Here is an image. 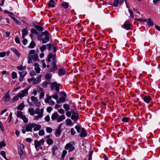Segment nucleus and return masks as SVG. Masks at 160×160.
I'll use <instances>...</instances> for the list:
<instances>
[{
    "label": "nucleus",
    "mask_w": 160,
    "mask_h": 160,
    "mask_svg": "<svg viewBox=\"0 0 160 160\" xmlns=\"http://www.w3.org/2000/svg\"><path fill=\"white\" fill-rule=\"evenodd\" d=\"M44 142V140L42 139L40 141L35 140L34 141V146L37 151H39V147H40L41 145H43Z\"/></svg>",
    "instance_id": "obj_1"
},
{
    "label": "nucleus",
    "mask_w": 160,
    "mask_h": 160,
    "mask_svg": "<svg viewBox=\"0 0 160 160\" xmlns=\"http://www.w3.org/2000/svg\"><path fill=\"white\" fill-rule=\"evenodd\" d=\"M56 55L55 54L53 55L51 53H50L48 55L47 58L46 59V61L48 62H51V58H52L53 60V61L52 62H57V60L56 59Z\"/></svg>",
    "instance_id": "obj_2"
},
{
    "label": "nucleus",
    "mask_w": 160,
    "mask_h": 160,
    "mask_svg": "<svg viewBox=\"0 0 160 160\" xmlns=\"http://www.w3.org/2000/svg\"><path fill=\"white\" fill-rule=\"evenodd\" d=\"M74 142H71L69 143H67L65 147V149L66 150H68L69 152H71L73 151L75 148L72 145L74 144Z\"/></svg>",
    "instance_id": "obj_3"
},
{
    "label": "nucleus",
    "mask_w": 160,
    "mask_h": 160,
    "mask_svg": "<svg viewBox=\"0 0 160 160\" xmlns=\"http://www.w3.org/2000/svg\"><path fill=\"white\" fill-rule=\"evenodd\" d=\"M51 84V88L52 90H53L55 89L56 91L58 92L59 91L60 89L59 87V84H58L55 82H52Z\"/></svg>",
    "instance_id": "obj_4"
},
{
    "label": "nucleus",
    "mask_w": 160,
    "mask_h": 160,
    "mask_svg": "<svg viewBox=\"0 0 160 160\" xmlns=\"http://www.w3.org/2000/svg\"><path fill=\"white\" fill-rule=\"evenodd\" d=\"M131 26V24L129 23L128 21H126L124 23L123 26H122V27L127 30H129L131 29L130 27Z\"/></svg>",
    "instance_id": "obj_5"
},
{
    "label": "nucleus",
    "mask_w": 160,
    "mask_h": 160,
    "mask_svg": "<svg viewBox=\"0 0 160 160\" xmlns=\"http://www.w3.org/2000/svg\"><path fill=\"white\" fill-rule=\"evenodd\" d=\"M19 73L20 76L19 81L20 82H22L24 77L26 75L27 72L26 71L19 72Z\"/></svg>",
    "instance_id": "obj_6"
},
{
    "label": "nucleus",
    "mask_w": 160,
    "mask_h": 160,
    "mask_svg": "<svg viewBox=\"0 0 160 160\" xmlns=\"http://www.w3.org/2000/svg\"><path fill=\"white\" fill-rule=\"evenodd\" d=\"M28 89H26L22 91V92L18 95L19 98H21L22 97H24V96H27L28 95Z\"/></svg>",
    "instance_id": "obj_7"
},
{
    "label": "nucleus",
    "mask_w": 160,
    "mask_h": 160,
    "mask_svg": "<svg viewBox=\"0 0 160 160\" xmlns=\"http://www.w3.org/2000/svg\"><path fill=\"white\" fill-rule=\"evenodd\" d=\"M18 152L20 156V158L22 159H23L25 158V155L23 154V152L21 148H19L18 149Z\"/></svg>",
    "instance_id": "obj_8"
},
{
    "label": "nucleus",
    "mask_w": 160,
    "mask_h": 160,
    "mask_svg": "<svg viewBox=\"0 0 160 160\" xmlns=\"http://www.w3.org/2000/svg\"><path fill=\"white\" fill-rule=\"evenodd\" d=\"M87 132L86 131L85 129L83 128H82L81 132L79 135L80 137H85L87 136Z\"/></svg>",
    "instance_id": "obj_9"
},
{
    "label": "nucleus",
    "mask_w": 160,
    "mask_h": 160,
    "mask_svg": "<svg viewBox=\"0 0 160 160\" xmlns=\"http://www.w3.org/2000/svg\"><path fill=\"white\" fill-rule=\"evenodd\" d=\"M32 127L33 128H34L33 129L34 131L39 130L41 128V125L34 123H33Z\"/></svg>",
    "instance_id": "obj_10"
},
{
    "label": "nucleus",
    "mask_w": 160,
    "mask_h": 160,
    "mask_svg": "<svg viewBox=\"0 0 160 160\" xmlns=\"http://www.w3.org/2000/svg\"><path fill=\"white\" fill-rule=\"evenodd\" d=\"M52 68L50 69V72H54L57 69L56 62H52Z\"/></svg>",
    "instance_id": "obj_11"
},
{
    "label": "nucleus",
    "mask_w": 160,
    "mask_h": 160,
    "mask_svg": "<svg viewBox=\"0 0 160 160\" xmlns=\"http://www.w3.org/2000/svg\"><path fill=\"white\" fill-rule=\"evenodd\" d=\"M58 75L59 76H62L65 74L66 71L64 68H61L58 70Z\"/></svg>",
    "instance_id": "obj_12"
},
{
    "label": "nucleus",
    "mask_w": 160,
    "mask_h": 160,
    "mask_svg": "<svg viewBox=\"0 0 160 160\" xmlns=\"http://www.w3.org/2000/svg\"><path fill=\"white\" fill-rule=\"evenodd\" d=\"M10 99V97L8 92L6 93L5 95L3 97V100L4 101L7 102Z\"/></svg>",
    "instance_id": "obj_13"
},
{
    "label": "nucleus",
    "mask_w": 160,
    "mask_h": 160,
    "mask_svg": "<svg viewBox=\"0 0 160 160\" xmlns=\"http://www.w3.org/2000/svg\"><path fill=\"white\" fill-rule=\"evenodd\" d=\"M33 123H31L29 124H28L27 125V126L25 128V130L27 132H32V128H33L32 127V124Z\"/></svg>",
    "instance_id": "obj_14"
},
{
    "label": "nucleus",
    "mask_w": 160,
    "mask_h": 160,
    "mask_svg": "<svg viewBox=\"0 0 160 160\" xmlns=\"http://www.w3.org/2000/svg\"><path fill=\"white\" fill-rule=\"evenodd\" d=\"M143 99L145 102L148 103L151 100V98L149 95H145L143 98Z\"/></svg>",
    "instance_id": "obj_15"
},
{
    "label": "nucleus",
    "mask_w": 160,
    "mask_h": 160,
    "mask_svg": "<svg viewBox=\"0 0 160 160\" xmlns=\"http://www.w3.org/2000/svg\"><path fill=\"white\" fill-rule=\"evenodd\" d=\"M42 76V75L41 74L39 76L35 78L33 81V84H38L39 82L41 81Z\"/></svg>",
    "instance_id": "obj_16"
},
{
    "label": "nucleus",
    "mask_w": 160,
    "mask_h": 160,
    "mask_svg": "<svg viewBox=\"0 0 160 160\" xmlns=\"http://www.w3.org/2000/svg\"><path fill=\"white\" fill-rule=\"evenodd\" d=\"M36 22H34L33 23V26L36 28V29L39 31H42L43 30V28L42 27L38 25H36L35 23Z\"/></svg>",
    "instance_id": "obj_17"
},
{
    "label": "nucleus",
    "mask_w": 160,
    "mask_h": 160,
    "mask_svg": "<svg viewBox=\"0 0 160 160\" xmlns=\"http://www.w3.org/2000/svg\"><path fill=\"white\" fill-rule=\"evenodd\" d=\"M11 50L18 56V58H19L20 57V54L17 49L14 48H11Z\"/></svg>",
    "instance_id": "obj_18"
},
{
    "label": "nucleus",
    "mask_w": 160,
    "mask_h": 160,
    "mask_svg": "<svg viewBox=\"0 0 160 160\" xmlns=\"http://www.w3.org/2000/svg\"><path fill=\"white\" fill-rule=\"evenodd\" d=\"M59 115L57 112H55L53 113L51 116L52 120H54L56 119H58Z\"/></svg>",
    "instance_id": "obj_19"
},
{
    "label": "nucleus",
    "mask_w": 160,
    "mask_h": 160,
    "mask_svg": "<svg viewBox=\"0 0 160 160\" xmlns=\"http://www.w3.org/2000/svg\"><path fill=\"white\" fill-rule=\"evenodd\" d=\"M49 40V36H45L42 40V43H45L48 42Z\"/></svg>",
    "instance_id": "obj_20"
},
{
    "label": "nucleus",
    "mask_w": 160,
    "mask_h": 160,
    "mask_svg": "<svg viewBox=\"0 0 160 160\" xmlns=\"http://www.w3.org/2000/svg\"><path fill=\"white\" fill-rule=\"evenodd\" d=\"M62 131L61 129H58L57 128L55 130V135L57 137H59L61 133H62Z\"/></svg>",
    "instance_id": "obj_21"
},
{
    "label": "nucleus",
    "mask_w": 160,
    "mask_h": 160,
    "mask_svg": "<svg viewBox=\"0 0 160 160\" xmlns=\"http://www.w3.org/2000/svg\"><path fill=\"white\" fill-rule=\"evenodd\" d=\"M66 98L65 97H60L59 100H57V102L58 104L60 103L61 102H64L65 101Z\"/></svg>",
    "instance_id": "obj_22"
},
{
    "label": "nucleus",
    "mask_w": 160,
    "mask_h": 160,
    "mask_svg": "<svg viewBox=\"0 0 160 160\" xmlns=\"http://www.w3.org/2000/svg\"><path fill=\"white\" fill-rule=\"evenodd\" d=\"M65 118V117L64 115H62L61 116H60L59 117H58V118L57 119V122H61L63 120H64Z\"/></svg>",
    "instance_id": "obj_23"
},
{
    "label": "nucleus",
    "mask_w": 160,
    "mask_h": 160,
    "mask_svg": "<svg viewBox=\"0 0 160 160\" xmlns=\"http://www.w3.org/2000/svg\"><path fill=\"white\" fill-rule=\"evenodd\" d=\"M17 69L20 71H23L25 70L26 68V66H23L22 65L17 66L16 68Z\"/></svg>",
    "instance_id": "obj_24"
},
{
    "label": "nucleus",
    "mask_w": 160,
    "mask_h": 160,
    "mask_svg": "<svg viewBox=\"0 0 160 160\" xmlns=\"http://www.w3.org/2000/svg\"><path fill=\"white\" fill-rule=\"evenodd\" d=\"M147 23L149 27L152 26L153 25V22L151 18H149L148 19Z\"/></svg>",
    "instance_id": "obj_25"
},
{
    "label": "nucleus",
    "mask_w": 160,
    "mask_h": 160,
    "mask_svg": "<svg viewBox=\"0 0 160 160\" xmlns=\"http://www.w3.org/2000/svg\"><path fill=\"white\" fill-rule=\"evenodd\" d=\"M24 107V103H22L17 107V109L18 110H22Z\"/></svg>",
    "instance_id": "obj_26"
},
{
    "label": "nucleus",
    "mask_w": 160,
    "mask_h": 160,
    "mask_svg": "<svg viewBox=\"0 0 160 160\" xmlns=\"http://www.w3.org/2000/svg\"><path fill=\"white\" fill-rule=\"evenodd\" d=\"M54 3V0H50L48 4L49 7L54 8L55 7V5L53 4Z\"/></svg>",
    "instance_id": "obj_27"
},
{
    "label": "nucleus",
    "mask_w": 160,
    "mask_h": 160,
    "mask_svg": "<svg viewBox=\"0 0 160 160\" xmlns=\"http://www.w3.org/2000/svg\"><path fill=\"white\" fill-rule=\"evenodd\" d=\"M66 124L68 126H70L73 125V124H72L71 120L70 119H67L66 120Z\"/></svg>",
    "instance_id": "obj_28"
},
{
    "label": "nucleus",
    "mask_w": 160,
    "mask_h": 160,
    "mask_svg": "<svg viewBox=\"0 0 160 160\" xmlns=\"http://www.w3.org/2000/svg\"><path fill=\"white\" fill-rule=\"evenodd\" d=\"M61 6L65 9L69 7L68 3L66 2H63L61 4Z\"/></svg>",
    "instance_id": "obj_29"
},
{
    "label": "nucleus",
    "mask_w": 160,
    "mask_h": 160,
    "mask_svg": "<svg viewBox=\"0 0 160 160\" xmlns=\"http://www.w3.org/2000/svg\"><path fill=\"white\" fill-rule=\"evenodd\" d=\"M32 59L34 61H39V60L38 59V56L37 54H34L32 57Z\"/></svg>",
    "instance_id": "obj_30"
},
{
    "label": "nucleus",
    "mask_w": 160,
    "mask_h": 160,
    "mask_svg": "<svg viewBox=\"0 0 160 160\" xmlns=\"http://www.w3.org/2000/svg\"><path fill=\"white\" fill-rule=\"evenodd\" d=\"M35 43L33 41H32L29 45L28 46V48H34Z\"/></svg>",
    "instance_id": "obj_31"
},
{
    "label": "nucleus",
    "mask_w": 160,
    "mask_h": 160,
    "mask_svg": "<svg viewBox=\"0 0 160 160\" xmlns=\"http://www.w3.org/2000/svg\"><path fill=\"white\" fill-rule=\"evenodd\" d=\"M78 115H72L71 118L72 120H74L75 122H76L78 119Z\"/></svg>",
    "instance_id": "obj_32"
},
{
    "label": "nucleus",
    "mask_w": 160,
    "mask_h": 160,
    "mask_svg": "<svg viewBox=\"0 0 160 160\" xmlns=\"http://www.w3.org/2000/svg\"><path fill=\"white\" fill-rule=\"evenodd\" d=\"M45 77L48 81L50 82V79L51 78V75L50 73H47Z\"/></svg>",
    "instance_id": "obj_33"
},
{
    "label": "nucleus",
    "mask_w": 160,
    "mask_h": 160,
    "mask_svg": "<svg viewBox=\"0 0 160 160\" xmlns=\"http://www.w3.org/2000/svg\"><path fill=\"white\" fill-rule=\"evenodd\" d=\"M0 154L6 160H9L6 158V152L4 151H2L1 152Z\"/></svg>",
    "instance_id": "obj_34"
},
{
    "label": "nucleus",
    "mask_w": 160,
    "mask_h": 160,
    "mask_svg": "<svg viewBox=\"0 0 160 160\" xmlns=\"http://www.w3.org/2000/svg\"><path fill=\"white\" fill-rule=\"evenodd\" d=\"M75 128L77 130V131L78 133H80V130H82V128L81 126L78 125H77L75 127Z\"/></svg>",
    "instance_id": "obj_35"
},
{
    "label": "nucleus",
    "mask_w": 160,
    "mask_h": 160,
    "mask_svg": "<svg viewBox=\"0 0 160 160\" xmlns=\"http://www.w3.org/2000/svg\"><path fill=\"white\" fill-rule=\"evenodd\" d=\"M50 83V81L45 82L42 83V87L43 88H46L47 87V85Z\"/></svg>",
    "instance_id": "obj_36"
},
{
    "label": "nucleus",
    "mask_w": 160,
    "mask_h": 160,
    "mask_svg": "<svg viewBox=\"0 0 160 160\" xmlns=\"http://www.w3.org/2000/svg\"><path fill=\"white\" fill-rule=\"evenodd\" d=\"M52 140L51 138H48L47 140V143L49 145H51L53 143Z\"/></svg>",
    "instance_id": "obj_37"
},
{
    "label": "nucleus",
    "mask_w": 160,
    "mask_h": 160,
    "mask_svg": "<svg viewBox=\"0 0 160 160\" xmlns=\"http://www.w3.org/2000/svg\"><path fill=\"white\" fill-rule=\"evenodd\" d=\"M44 36L42 32L40 34H38V39L39 41H41L42 38H43Z\"/></svg>",
    "instance_id": "obj_38"
},
{
    "label": "nucleus",
    "mask_w": 160,
    "mask_h": 160,
    "mask_svg": "<svg viewBox=\"0 0 160 160\" xmlns=\"http://www.w3.org/2000/svg\"><path fill=\"white\" fill-rule=\"evenodd\" d=\"M22 34L26 35L28 34V29L27 28H25L22 29Z\"/></svg>",
    "instance_id": "obj_39"
},
{
    "label": "nucleus",
    "mask_w": 160,
    "mask_h": 160,
    "mask_svg": "<svg viewBox=\"0 0 160 160\" xmlns=\"http://www.w3.org/2000/svg\"><path fill=\"white\" fill-rule=\"evenodd\" d=\"M30 114L31 115H33L35 114V112L33 108H30L28 110Z\"/></svg>",
    "instance_id": "obj_40"
},
{
    "label": "nucleus",
    "mask_w": 160,
    "mask_h": 160,
    "mask_svg": "<svg viewBox=\"0 0 160 160\" xmlns=\"http://www.w3.org/2000/svg\"><path fill=\"white\" fill-rule=\"evenodd\" d=\"M21 118L23 120V121L24 123H27L28 122V118L26 117L25 115H23Z\"/></svg>",
    "instance_id": "obj_41"
},
{
    "label": "nucleus",
    "mask_w": 160,
    "mask_h": 160,
    "mask_svg": "<svg viewBox=\"0 0 160 160\" xmlns=\"http://www.w3.org/2000/svg\"><path fill=\"white\" fill-rule=\"evenodd\" d=\"M63 107L66 111H67L70 109L69 106L66 104H63Z\"/></svg>",
    "instance_id": "obj_42"
},
{
    "label": "nucleus",
    "mask_w": 160,
    "mask_h": 160,
    "mask_svg": "<svg viewBox=\"0 0 160 160\" xmlns=\"http://www.w3.org/2000/svg\"><path fill=\"white\" fill-rule=\"evenodd\" d=\"M24 115H23L22 112L21 111H18V112L17 113V116L18 117L20 118H22V117Z\"/></svg>",
    "instance_id": "obj_43"
},
{
    "label": "nucleus",
    "mask_w": 160,
    "mask_h": 160,
    "mask_svg": "<svg viewBox=\"0 0 160 160\" xmlns=\"http://www.w3.org/2000/svg\"><path fill=\"white\" fill-rule=\"evenodd\" d=\"M17 73L15 72H13L12 73V77L13 79H15L17 78Z\"/></svg>",
    "instance_id": "obj_44"
},
{
    "label": "nucleus",
    "mask_w": 160,
    "mask_h": 160,
    "mask_svg": "<svg viewBox=\"0 0 160 160\" xmlns=\"http://www.w3.org/2000/svg\"><path fill=\"white\" fill-rule=\"evenodd\" d=\"M31 100L35 102H37L38 100L36 97L34 96H32L31 97Z\"/></svg>",
    "instance_id": "obj_45"
},
{
    "label": "nucleus",
    "mask_w": 160,
    "mask_h": 160,
    "mask_svg": "<svg viewBox=\"0 0 160 160\" xmlns=\"http://www.w3.org/2000/svg\"><path fill=\"white\" fill-rule=\"evenodd\" d=\"M46 45H43L40 48V50L42 52H43L46 49Z\"/></svg>",
    "instance_id": "obj_46"
},
{
    "label": "nucleus",
    "mask_w": 160,
    "mask_h": 160,
    "mask_svg": "<svg viewBox=\"0 0 160 160\" xmlns=\"http://www.w3.org/2000/svg\"><path fill=\"white\" fill-rule=\"evenodd\" d=\"M6 146V144L4 141L1 142H0V148L5 147Z\"/></svg>",
    "instance_id": "obj_47"
},
{
    "label": "nucleus",
    "mask_w": 160,
    "mask_h": 160,
    "mask_svg": "<svg viewBox=\"0 0 160 160\" xmlns=\"http://www.w3.org/2000/svg\"><path fill=\"white\" fill-rule=\"evenodd\" d=\"M118 0H114L113 5L115 7L118 6Z\"/></svg>",
    "instance_id": "obj_48"
},
{
    "label": "nucleus",
    "mask_w": 160,
    "mask_h": 160,
    "mask_svg": "<svg viewBox=\"0 0 160 160\" xmlns=\"http://www.w3.org/2000/svg\"><path fill=\"white\" fill-rule=\"evenodd\" d=\"M31 32L32 33H34L36 35H38V32L34 29H32Z\"/></svg>",
    "instance_id": "obj_49"
},
{
    "label": "nucleus",
    "mask_w": 160,
    "mask_h": 160,
    "mask_svg": "<svg viewBox=\"0 0 160 160\" xmlns=\"http://www.w3.org/2000/svg\"><path fill=\"white\" fill-rule=\"evenodd\" d=\"M67 153V151L65 150H64L63 151L62 154V157L61 158L64 159V158L65 157Z\"/></svg>",
    "instance_id": "obj_50"
},
{
    "label": "nucleus",
    "mask_w": 160,
    "mask_h": 160,
    "mask_svg": "<svg viewBox=\"0 0 160 160\" xmlns=\"http://www.w3.org/2000/svg\"><path fill=\"white\" fill-rule=\"evenodd\" d=\"M93 151H91L88 154V160H92Z\"/></svg>",
    "instance_id": "obj_51"
},
{
    "label": "nucleus",
    "mask_w": 160,
    "mask_h": 160,
    "mask_svg": "<svg viewBox=\"0 0 160 160\" xmlns=\"http://www.w3.org/2000/svg\"><path fill=\"white\" fill-rule=\"evenodd\" d=\"M122 121L124 122H127L130 119V118L128 117H124L122 118Z\"/></svg>",
    "instance_id": "obj_52"
},
{
    "label": "nucleus",
    "mask_w": 160,
    "mask_h": 160,
    "mask_svg": "<svg viewBox=\"0 0 160 160\" xmlns=\"http://www.w3.org/2000/svg\"><path fill=\"white\" fill-rule=\"evenodd\" d=\"M39 135L40 136H42L44 135V132L43 130H39Z\"/></svg>",
    "instance_id": "obj_53"
},
{
    "label": "nucleus",
    "mask_w": 160,
    "mask_h": 160,
    "mask_svg": "<svg viewBox=\"0 0 160 160\" xmlns=\"http://www.w3.org/2000/svg\"><path fill=\"white\" fill-rule=\"evenodd\" d=\"M39 115L35 116L34 117L35 119L36 120H38L39 118H41L42 117V114H39Z\"/></svg>",
    "instance_id": "obj_54"
},
{
    "label": "nucleus",
    "mask_w": 160,
    "mask_h": 160,
    "mask_svg": "<svg viewBox=\"0 0 160 160\" xmlns=\"http://www.w3.org/2000/svg\"><path fill=\"white\" fill-rule=\"evenodd\" d=\"M71 112L72 113V115H78V113L77 112L75 111L73 109L71 110Z\"/></svg>",
    "instance_id": "obj_55"
},
{
    "label": "nucleus",
    "mask_w": 160,
    "mask_h": 160,
    "mask_svg": "<svg viewBox=\"0 0 160 160\" xmlns=\"http://www.w3.org/2000/svg\"><path fill=\"white\" fill-rule=\"evenodd\" d=\"M51 97L49 96L47 97L46 99L45 100V102L46 103H48L49 102V100L51 99Z\"/></svg>",
    "instance_id": "obj_56"
},
{
    "label": "nucleus",
    "mask_w": 160,
    "mask_h": 160,
    "mask_svg": "<svg viewBox=\"0 0 160 160\" xmlns=\"http://www.w3.org/2000/svg\"><path fill=\"white\" fill-rule=\"evenodd\" d=\"M46 132L49 133H51L52 132V128L50 127H47L46 128Z\"/></svg>",
    "instance_id": "obj_57"
},
{
    "label": "nucleus",
    "mask_w": 160,
    "mask_h": 160,
    "mask_svg": "<svg viewBox=\"0 0 160 160\" xmlns=\"http://www.w3.org/2000/svg\"><path fill=\"white\" fill-rule=\"evenodd\" d=\"M44 119L47 122H49L50 120V118L49 115H47L44 118Z\"/></svg>",
    "instance_id": "obj_58"
},
{
    "label": "nucleus",
    "mask_w": 160,
    "mask_h": 160,
    "mask_svg": "<svg viewBox=\"0 0 160 160\" xmlns=\"http://www.w3.org/2000/svg\"><path fill=\"white\" fill-rule=\"evenodd\" d=\"M13 20L14 21V22L16 23L18 25L20 24V22L18 21L15 17L12 18Z\"/></svg>",
    "instance_id": "obj_59"
},
{
    "label": "nucleus",
    "mask_w": 160,
    "mask_h": 160,
    "mask_svg": "<svg viewBox=\"0 0 160 160\" xmlns=\"http://www.w3.org/2000/svg\"><path fill=\"white\" fill-rule=\"evenodd\" d=\"M71 134L72 135H73L75 134L76 132L75 131L74 128H71Z\"/></svg>",
    "instance_id": "obj_60"
},
{
    "label": "nucleus",
    "mask_w": 160,
    "mask_h": 160,
    "mask_svg": "<svg viewBox=\"0 0 160 160\" xmlns=\"http://www.w3.org/2000/svg\"><path fill=\"white\" fill-rule=\"evenodd\" d=\"M60 95L61 96H63V97H65L66 98H67L66 94L65 92H60Z\"/></svg>",
    "instance_id": "obj_61"
},
{
    "label": "nucleus",
    "mask_w": 160,
    "mask_h": 160,
    "mask_svg": "<svg viewBox=\"0 0 160 160\" xmlns=\"http://www.w3.org/2000/svg\"><path fill=\"white\" fill-rule=\"evenodd\" d=\"M15 40L16 43L19 44L20 43V42L18 37H16L15 38Z\"/></svg>",
    "instance_id": "obj_62"
},
{
    "label": "nucleus",
    "mask_w": 160,
    "mask_h": 160,
    "mask_svg": "<svg viewBox=\"0 0 160 160\" xmlns=\"http://www.w3.org/2000/svg\"><path fill=\"white\" fill-rule=\"evenodd\" d=\"M52 109V108L51 107H48L47 108V112L48 113H50Z\"/></svg>",
    "instance_id": "obj_63"
},
{
    "label": "nucleus",
    "mask_w": 160,
    "mask_h": 160,
    "mask_svg": "<svg viewBox=\"0 0 160 160\" xmlns=\"http://www.w3.org/2000/svg\"><path fill=\"white\" fill-rule=\"evenodd\" d=\"M58 112L60 113L61 114H63L64 113L65 111L62 108L59 109L58 110Z\"/></svg>",
    "instance_id": "obj_64"
}]
</instances>
